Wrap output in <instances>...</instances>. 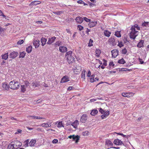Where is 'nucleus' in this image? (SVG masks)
Instances as JSON below:
<instances>
[{
  "mask_svg": "<svg viewBox=\"0 0 149 149\" xmlns=\"http://www.w3.org/2000/svg\"><path fill=\"white\" fill-rule=\"evenodd\" d=\"M130 29L131 31L130 33V37L131 38L135 39L137 36V33L140 29V27L137 24H136L132 26Z\"/></svg>",
  "mask_w": 149,
  "mask_h": 149,
  "instance_id": "nucleus-1",
  "label": "nucleus"
},
{
  "mask_svg": "<svg viewBox=\"0 0 149 149\" xmlns=\"http://www.w3.org/2000/svg\"><path fill=\"white\" fill-rule=\"evenodd\" d=\"M72 51H69L66 52L65 55V57L69 64H71L75 62V60L74 56L72 55Z\"/></svg>",
  "mask_w": 149,
  "mask_h": 149,
  "instance_id": "nucleus-2",
  "label": "nucleus"
},
{
  "mask_svg": "<svg viewBox=\"0 0 149 149\" xmlns=\"http://www.w3.org/2000/svg\"><path fill=\"white\" fill-rule=\"evenodd\" d=\"M20 85V84L17 81H13L10 82L9 86L11 89L16 90L19 88Z\"/></svg>",
  "mask_w": 149,
  "mask_h": 149,
  "instance_id": "nucleus-3",
  "label": "nucleus"
},
{
  "mask_svg": "<svg viewBox=\"0 0 149 149\" xmlns=\"http://www.w3.org/2000/svg\"><path fill=\"white\" fill-rule=\"evenodd\" d=\"M99 111L102 115L101 116V117L102 119L106 118L109 114V111H105L103 109L100 108L99 109Z\"/></svg>",
  "mask_w": 149,
  "mask_h": 149,
  "instance_id": "nucleus-4",
  "label": "nucleus"
},
{
  "mask_svg": "<svg viewBox=\"0 0 149 149\" xmlns=\"http://www.w3.org/2000/svg\"><path fill=\"white\" fill-rule=\"evenodd\" d=\"M121 95L123 97H130L134 96V93L132 92H125L122 93Z\"/></svg>",
  "mask_w": 149,
  "mask_h": 149,
  "instance_id": "nucleus-5",
  "label": "nucleus"
},
{
  "mask_svg": "<svg viewBox=\"0 0 149 149\" xmlns=\"http://www.w3.org/2000/svg\"><path fill=\"white\" fill-rule=\"evenodd\" d=\"M81 70V66L79 65H77L75 68L73 70L75 74H78L80 72Z\"/></svg>",
  "mask_w": 149,
  "mask_h": 149,
  "instance_id": "nucleus-6",
  "label": "nucleus"
},
{
  "mask_svg": "<svg viewBox=\"0 0 149 149\" xmlns=\"http://www.w3.org/2000/svg\"><path fill=\"white\" fill-rule=\"evenodd\" d=\"M112 57L116 58L118 55V51L117 49H114L111 51Z\"/></svg>",
  "mask_w": 149,
  "mask_h": 149,
  "instance_id": "nucleus-7",
  "label": "nucleus"
},
{
  "mask_svg": "<svg viewBox=\"0 0 149 149\" xmlns=\"http://www.w3.org/2000/svg\"><path fill=\"white\" fill-rule=\"evenodd\" d=\"M40 41L39 40L34 39L33 41V45L36 48H38L40 45Z\"/></svg>",
  "mask_w": 149,
  "mask_h": 149,
  "instance_id": "nucleus-8",
  "label": "nucleus"
},
{
  "mask_svg": "<svg viewBox=\"0 0 149 149\" xmlns=\"http://www.w3.org/2000/svg\"><path fill=\"white\" fill-rule=\"evenodd\" d=\"M18 54V53L17 52L13 51L10 54L9 56L10 58H15L17 56Z\"/></svg>",
  "mask_w": 149,
  "mask_h": 149,
  "instance_id": "nucleus-9",
  "label": "nucleus"
},
{
  "mask_svg": "<svg viewBox=\"0 0 149 149\" xmlns=\"http://www.w3.org/2000/svg\"><path fill=\"white\" fill-rule=\"evenodd\" d=\"M27 118H28L29 119L31 120L33 119H43L42 117H38V116H27Z\"/></svg>",
  "mask_w": 149,
  "mask_h": 149,
  "instance_id": "nucleus-10",
  "label": "nucleus"
},
{
  "mask_svg": "<svg viewBox=\"0 0 149 149\" xmlns=\"http://www.w3.org/2000/svg\"><path fill=\"white\" fill-rule=\"evenodd\" d=\"M69 81L68 77L66 75H65L61 79V83H65L68 82Z\"/></svg>",
  "mask_w": 149,
  "mask_h": 149,
  "instance_id": "nucleus-11",
  "label": "nucleus"
},
{
  "mask_svg": "<svg viewBox=\"0 0 149 149\" xmlns=\"http://www.w3.org/2000/svg\"><path fill=\"white\" fill-rule=\"evenodd\" d=\"M14 143L13 144V146L15 148H16L17 149L19 148L22 145V143L19 141H15L14 142Z\"/></svg>",
  "mask_w": 149,
  "mask_h": 149,
  "instance_id": "nucleus-12",
  "label": "nucleus"
},
{
  "mask_svg": "<svg viewBox=\"0 0 149 149\" xmlns=\"http://www.w3.org/2000/svg\"><path fill=\"white\" fill-rule=\"evenodd\" d=\"M109 42L111 44L112 46H114L116 45L115 40L114 38L111 37L109 39Z\"/></svg>",
  "mask_w": 149,
  "mask_h": 149,
  "instance_id": "nucleus-13",
  "label": "nucleus"
},
{
  "mask_svg": "<svg viewBox=\"0 0 149 149\" xmlns=\"http://www.w3.org/2000/svg\"><path fill=\"white\" fill-rule=\"evenodd\" d=\"M59 50L62 53H65L68 50L66 47L63 46L59 47Z\"/></svg>",
  "mask_w": 149,
  "mask_h": 149,
  "instance_id": "nucleus-14",
  "label": "nucleus"
},
{
  "mask_svg": "<svg viewBox=\"0 0 149 149\" xmlns=\"http://www.w3.org/2000/svg\"><path fill=\"white\" fill-rule=\"evenodd\" d=\"M32 84L33 87H38L40 86V82L39 81H35L32 83Z\"/></svg>",
  "mask_w": 149,
  "mask_h": 149,
  "instance_id": "nucleus-15",
  "label": "nucleus"
},
{
  "mask_svg": "<svg viewBox=\"0 0 149 149\" xmlns=\"http://www.w3.org/2000/svg\"><path fill=\"white\" fill-rule=\"evenodd\" d=\"M56 39V37H52L51 38H49L47 42V44L49 45L51 44L52 43L54 42Z\"/></svg>",
  "mask_w": 149,
  "mask_h": 149,
  "instance_id": "nucleus-16",
  "label": "nucleus"
},
{
  "mask_svg": "<svg viewBox=\"0 0 149 149\" xmlns=\"http://www.w3.org/2000/svg\"><path fill=\"white\" fill-rule=\"evenodd\" d=\"M144 41L143 40H141L138 43L137 46L139 48L143 47L144 46Z\"/></svg>",
  "mask_w": 149,
  "mask_h": 149,
  "instance_id": "nucleus-17",
  "label": "nucleus"
},
{
  "mask_svg": "<svg viewBox=\"0 0 149 149\" xmlns=\"http://www.w3.org/2000/svg\"><path fill=\"white\" fill-rule=\"evenodd\" d=\"M113 143L117 145H121L123 144V142L120 140L117 139L114 140Z\"/></svg>",
  "mask_w": 149,
  "mask_h": 149,
  "instance_id": "nucleus-18",
  "label": "nucleus"
},
{
  "mask_svg": "<svg viewBox=\"0 0 149 149\" xmlns=\"http://www.w3.org/2000/svg\"><path fill=\"white\" fill-rule=\"evenodd\" d=\"M97 24L96 21H90L88 24V26L90 28L95 26Z\"/></svg>",
  "mask_w": 149,
  "mask_h": 149,
  "instance_id": "nucleus-19",
  "label": "nucleus"
},
{
  "mask_svg": "<svg viewBox=\"0 0 149 149\" xmlns=\"http://www.w3.org/2000/svg\"><path fill=\"white\" fill-rule=\"evenodd\" d=\"M41 3V2L38 1H32L29 4V6H32L33 5H36L40 4Z\"/></svg>",
  "mask_w": 149,
  "mask_h": 149,
  "instance_id": "nucleus-20",
  "label": "nucleus"
},
{
  "mask_svg": "<svg viewBox=\"0 0 149 149\" xmlns=\"http://www.w3.org/2000/svg\"><path fill=\"white\" fill-rule=\"evenodd\" d=\"M75 20L78 23L80 24L83 22V19L80 16H78L76 18Z\"/></svg>",
  "mask_w": 149,
  "mask_h": 149,
  "instance_id": "nucleus-21",
  "label": "nucleus"
},
{
  "mask_svg": "<svg viewBox=\"0 0 149 149\" xmlns=\"http://www.w3.org/2000/svg\"><path fill=\"white\" fill-rule=\"evenodd\" d=\"M2 87L4 90H8L9 89L8 86L6 82H4L2 84Z\"/></svg>",
  "mask_w": 149,
  "mask_h": 149,
  "instance_id": "nucleus-22",
  "label": "nucleus"
},
{
  "mask_svg": "<svg viewBox=\"0 0 149 149\" xmlns=\"http://www.w3.org/2000/svg\"><path fill=\"white\" fill-rule=\"evenodd\" d=\"M86 71L85 69H83L81 72V79H83V81H85V74Z\"/></svg>",
  "mask_w": 149,
  "mask_h": 149,
  "instance_id": "nucleus-23",
  "label": "nucleus"
},
{
  "mask_svg": "<svg viewBox=\"0 0 149 149\" xmlns=\"http://www.w3.org/2000/svg\"><path fill=\"white\" fill-rule=\"evenodd\" d=\"M47 41V39L45 38L42 37L41 40V42L42 43L41 45L44 46L46 43Z\"/></svg>",
  "mask_w": 149,
  "mask_h": 149,
  "instance_id": "nucleus-24",
  "label": "nucleus"
},
{
  "mask_svg": "<svg viewBox=\"0 0 149 149\" xmlns=\"http://www.w3.org/2000/svg\"><path fill=\"white\" fill-rule=\"evenodd\" d=\"M87 117H88L86 114H83L81 118L80 121H85L86 120H87Z\"/></svg>",
  "mask_w": 149,
  "mask_h": 149,
  "instance_id": "nucleus-25",
  "label": "nucleus"
},
{
  "mask_svg": "<svg viewBox=\"0 0 149 149\" xmlns=\"http://www.w3.org/2000/svg\"><path fill=\"white\" fill-rule=\"evenodd\" d=\"M80 138V137L78 135L75 136V135H74V136L73 138V141H75L76 143H77L78 142L79 140V139Z\"/></svg>",
  "mask_w": 149,
  "mask_h": 149,
  "instance_id": "nucleus-26",
  "label": "nucleus"
},
{
  "mask_svg": "<svg viewBox=\"0 0 149 149\" xmlns=\"http://www.w3.org/2000/svg\"><path fill=\"white\" fill-rule=\"evenodd\" d=\"M104 33L105 36L109 37L110 36L111 33L108 30H105L104 31Z\"/></svg>",
  "mask_w": 149,
  "mask_h": 149,
  "instance_id": "nucleus-27",
  "label": "nucleus"
},
{
  "mask_svg": "<svg viewBox=\"0 0 149 149\" xmlns=\"http://www.w3.org/2000/svg\"><path fill=\"white\" fill-rule=\"evenodd\" d=\"M14 147L13 144L10 143L8 145L7 149H17V148Z\"/></svg>",
  "mask_w": 149,
  "mask_h": 149,
  "instance_id": "nucleus-28",
  "label": "nucleus"
},
{
  "mask_svg": "<svg viewBox=\"0 0 149 149\" xmlns=\"http://www.w3.org/2000/svg\"><path fill=\"white\" fill-rule=\"evenodd\" d=\"M41 125L42 127H50L51 125V123H49V122L48 123H44L42 124H41Z\"/></svg>",
  "mask_w": 149,
  "mask_h": 149,
  "instance_id": "nucleus-29",
  "label": "nucleus"
},
{
  "mask_svg": "<svg viewBox=\"0 0 149 149\" xmlns=\"http://www.w3.org/2000/svg\"><path fill=\"white\" fill-rule=\"evenodd\" d=\"M36 142V141L35 140L32 139L31 140L29 144L31 146H33Z\"/></svg>",
  "mask_w": 149,
  "mask_h": 149,
  "instance_id": "nucleus-30",
  "label": "nucleus"
},
{
  "mask_svg": "<svg viewBox=\"0 0 149 149\" xmlns=\"http://www.w3.org/2000/svg\"><path fill=\"white\" fill-rule=\"evenodd\" d=\"M8 53H7L3 55H2L1 56L3 59L6 60L8 58Z\"/></svg>",
  "mask_w": 149,
  "mask_h": 149,
  "instance_id": "nucleus-31",
  "label": "nucleus"
},
{
  "mask_svg": "<svg viewBox=\"0 0 149 149\" xmlns=\"http://www.w3.org/2000/svg\"><path fill=\"white\" fill-rule=\"evenodd\" d=\"M97 113H98L97 110L96 109H95L91 111L90 114L92 116H95L96 114H97Z\"/></svg>",
  "mask_w": 149,
  "mask_h": 149,
  "instance_id": "nucleus-32",
  "label": "nucleus"
},
{
  "mask_svg": "<svg viewBox=\"0 0 149 149\" xmlns=\"http://www.w3.org/2000/svg\"><path fill=\"white\" fill-rule=\"evenodd\" d=\"M32 50V47L31 45L29 46L26 49V51L28 53H30Z\"/></svg>",
  "mask_w": 149,
  "mask_h": 149,
  "instance_id": "nucleus-33",
  "label": "nucleus"
},
{
  "mask_svg": "<svg viewBox=\"0 0 149 149\" xmlns=\"http://www.w3.org/2000/svg\"><path fill=\"white\" fill-rule=\"evenodd\" d=\"M101 53V51L98 49H96L95 50V55L97 57H99Z\"/></svg>",
  "mask_w": 149,
  "mask_h": 149,
  "instance_id": "nucleus-34",
  "label": "nucleus"
},
{
  "mask_svg": "<svg viewBox=\"0 0 149 149\" xmlns=\"http://www.w3.org/2000/svg\"><path fill=\"white\" fill-rule=\"evenodd\" d=\"M78 125V122H74L71 124V125L72 126L75 128H77V126Z\"/></svg>",
  "mask_w": 149,
  "mask_h": 149,
  "instance_id": "nucleus-35",
  "label": "nucleus"
},
{
  "mask_svg": "<svg viewBox=\"0 0 149 149\" xmlns=\"http://www.w3.org/2000/svg\"><path fill=\"white\" fill-rule=\"evenodd\" d=\"M115 35L117 37H121V35L120 34V31H117L115 32Z\"/></svg>",
  "mask_w": 149,
  "mask_h": 149,
  "instance_id": "nucleus-36",
  "label": "nucleus"
},
{
  "mask_svg": "<svg viewBox=\"0 0 149 149\" xmlns=\"http://www.w3.org/2000/svg\"><path fill=\"white\" fill-rule=\"evenodd\" d=\"M21 91L23 93H24L26 90L24 85H21Z\"/></svg>",
  "mask_w": 149,
  "mask_h": 149,
  "instance_id": "nucleus-37",
  "label": "nucleus"
},
{
  "mask_svg": "<svg viewBox=\"0 0 149 149\" xmlns=\"http://www.w3.org/2000/svg\"><path fill=\"white\" fill-rule=\"evenodd\" d=\"M95 75L93 74L90 76V81L93 83L95 81Z\"/></svg>",
  "mask_w": 149,
  "mask_h": 149,
  "instance_id": "nucleus-38",
  "label": "nucleus"
},
{
  "mask_svg": "<svg viewBox=\"0 0 149 149\" xmlns=\"http://www.w3.org/2000/svg\"><path fill=\"white\" fill-rule=\"evenodd\" d=\"M26 53L24 52H21L19 56V58H23L25 56Z\"/></svg>",
  "mask_w": 149,
  "mask_h": 149,
  "instance_id": "nucleus-39",
  "label": "nucleus"
},
{
  "mask_svg": "<svg viewBox=\"0 0 149 149\" xmlns=\"http://www.w3.org/2000/svg\"><path fill=\"white\" fill-rule=\"evenodd\" d=\"M125 63V61L123 58H122L121 59L119 60L118 61V63L120 64H124Z\"/></svg>",
  "mask_w": 149,
  "mask_h": 149,
  "instance_id": "nucleus-40",
  "label": "nucleus"
},
{
  "mask_svg": "<svg viewBox=\"0 0 149 149\" xmlns=\"http://www.w3.org/2000/svg\"><path fill=\"white\" fill-rule=\"evenodd\" d=\"M24 83L26 87H28L30 86V83L27 80H26L24 81Z\"/></svg>",
  "mask_w": 149,
  "mask_h": 149,
  "instance_id": "nucleus-41",
  "label": "nucleus"
},
{
  "mask_svg": "<svg viewBox=\"0 0 149 149\" xmlns=\"http://www.w3.org/2000/svg\"><path fill=\"white\" fill-rule=\"evenodd\" d=\"M93 41L91 39H90L89 43L88 44V46L91 47L93 45Z\"/></svg>",
  "mask_w": 149,
  "mask_h": 149,
  "instance_id": "nucleus-42",
  "label": "nucleus"
},
{
  "mask_svg": "<svg viewBox=\"0 0 149 149\" xmlns=\"http://www.w3.org/2000/svg\"><path fill=\"white\" fill-rule=\"evenodd\" d=\"M118 46H119L120 47H122L124 46V44L123 43V42L120 41L119 42V41H118Z\"/></svg>",
  "mask_w": 149,
  "mask_h": 149,
  "instance_id": "nucleus-43",
  "label": "nucleus"
},
{
  "mask_svg": "<svg viewBox=\"0 0 149 149\" xmlns=\"http://www.w3.org/2000/svg\"><path fill=\"white\" fill-rule=\"evenodd\" d=\"M62 122H59L58 124V127H64L63 124L62 123Z\"/></svg>",
  "mask_w": 149,
  "mask_h": 149,
  "instance_id": "nucleus-44",
  "label": "nucleus"
},
{
  "mask_svg": "<svg viewBox=\"0 0 149 149\" xmlns=\"http://www.w3.org/2000/svg\"><path fill=\"white\" fill-rule=\"evenodd\" d=\"M127 53V50L125 48L122 50L121 53L123 54H125Z\"/></svg>",
  "mask_w": 149,
  "mask_h": 149,
  "instance_id": "nucleus-45",
  "label": "nucleus"
},
{
  "mask_svg": "<svg viewBox=\"0 0 149 149\" xmlns=\"http://www.w3.org/2000/svg\"><path fill=\"white\" fill-rule=\"evenodd\" d=\"M89 132L88 131H85L82 133V135L84 136H87L88 135Z\"/></svg>",
  "mask_w": 149,
  "mask_h": 149,
  "instance_id": "nucleus-46",
  "label": "nucleus"
},
{
  "mask_svg": "<svg viewBox=\"0 0 149 149\" xmlns=\"http://www.w3.org/2000/svg\"><path fill=\"white\" fill-rule=\"evenodd\" d=\"M77 28L79 30L81 31L83 29L84 27L81 25H79L77 26Z\"/></svg>",
  "mask_w": 149,
  "mask_h": 149,
  "instance_id": "nucleus-47",
  "label": "nucleus"
},
{
  "mask_svg": "<svg viewBox=\"0 0 149 149\" xmlns=\"http://www.w3.org/2000/svg\"><path fill=\"white\" fill-rule=\"evenodd\" d=\"M24 40H19L17 42V45H21L23 44L24 42Z\"/></svg>",
  "mask_w": 149,
  "mask_h": 149,
  "instance_id": "nucleus-48",
  "label": "nucleus"
},
{
  "mask_svg": "<svg viewBox=\"0 0 149 149\" xmlns=\"http://www.w3.org/2000/svg\"><path fill=\"white\" fill-rule=\"evenodd\" d=\"M106 143L107 144H109L111 146H113V143L111 142V141L109 140L106 141Z\"/></svg>",
  "mask_w": 149,
  "mask_h": 149,
  "instance_id": "nucleus-49",
  "label": "nucleus"
},
{
  "mask_svg": "<svg viewBox=\"0 0 149 149\" xmlns=\"http://www.w3.org/2000/svg\"><path fill=\"white\" fill-rule=\"evenodd\" d=\"M149 22H145L144 23H143L142 25L143 26H146L149 24Z\"/></svg>",
  "mask_w": 149,
  "mask_h": 149,
  "instance_id": "nucleus-50",
  "label": "nucleus"
},
{
  "mask_svg": "<svg viewBox=\"0 0 149 149\" xmlns=\"http://www.w3.org/2000/svg\"><path fill=\"white\" fill-rule=\"evenodd\" d=\"M83 20H84L86 22H90L91 20L90 19H88L86 18V17H84L83 18Z\"/></svg>",
  "mask_w": 149,
  "mask_h": 149,
  "instance_id": "nucleus-51",
  "label": "nucleus"
},
{
  "mask_svg": "<svg viewBox=\"0 0 149 149\" xmlns=\"http://www.w3.org/2000/svg\"><path fill=\"white\" fill-rule=\"evenodd\" d=\"M60 41L56 42L55 43V45L56 47L60 45Z\"/></svg>",
  "mask_w": 149,
  "mask_h": 149,
  "instance_id": "nucleus-52",
  "label": "nucleus"
},
{
  "mask_svg": "<svg viewBox=\"0 0 149 149\" xmlns=\"http://www.w3.org/2000/svg\"><path fill=\"white\" fill-rule=\"evenodd\" d=\"M0 16H3L4 17H5L6 16L3 14L2 11L0 10Z\"/></svg>",
  "mask_w": 149,
  "mask_h": 149,
  "instance_id": "nucleus-53",
  "label": "nucleus"
},
{
  "mask_svg": "<svg viewBox=\"0 0 149 149\" xmlns=\"http://www.w3.org/2000/svg\"><path fill=\"white\" fill-rule=\"evenodd\" d=\"M6 30V29L4 28H3L1 26H0V34L2 32Z\"/></svg>",
  "mask_w": 149,
  "mask_h": 149,
  "instance_id": "nucleus-54",
  "label": "nucleus"
},
{
  "mask_svg": "<svg viewBox=\"0 0 149 149\" xmlns=\"http://www.w3.org/2000/svg\"><path fill=\"white\" fill-rule=\"evenodd\" d=\"M117 134H118L119 135H120L122 136H123L124 137H125V138H127V136L126 135H125L123 134L122 133H117Z\"/></svg>",
  "mask_w": 149,
  "mask_h": 149,
  "instance_id": "nucleus-55",
  "label": "nucleus"
},
{
  "mask_svg": "<svg viewBox=\"0 0 149 149\" xmlns=\"http://www.w3.org/2000/svg\"><path fill=\"white\" fill-rule=\"evenodd\" d=\"M58 142V140L57 139H54L52 141L53 143H57Z\"/></svg>",
  "mask_w": 149,
  "mask_h": 149,
  "instance_id": "nucleus-56",
  "label": "nucleus"
},
{
  "mask_svg": "<svg viewBox=\"0 0 149 149\" xmlns=\"http://www.w3.org/2000/svg\"><path fill=\"white\" fill-rule=\"evenodd\" d=\"M29 142V140H27L25 141V145L26 146H28V143Z\"/></svg>",
  "mask_w": 149,
  "mask_h": 149,
  "instance_id": "nucleus-57",
  "label": "nucleus"
},
{
  "mask_svg": "<svg viewBox=\"0 0 149 149\" xmlns=\"http://www.w3.org/2000/svg\"><path fill=\"white\" fill-rule=\"evenodd\" d=\"M74 87H73L72 86H69L67 90L68 91H70L71 90H72L73 89H74Z\"/></svg>",
  "mask_w": 149,
  "mask_h": 149,
  "instance_id": "nucleus-58",
  "label": "nucleus"
},
{
  "mask_svg": "<svg viewBox=\"0 0 149 149\" xmlns=\"http://www.w3.org/2000/svg\"><path fill=\"white\" fill-rule=\"evenodd\" d=\"M22 131V130L20 129H18L17 130V132H16L15 133V134H18L19 133H21V132Z\"/></svg>",
  "mask_w": 149,
  "mask_h": 149,
  "instance_id": "nucleus-59",
  "label": "nucleus"
},
{
  "mask_svg": "<svg viewBox=\"0 0 149 149\" xmlns=\"http://www.w3.org/2000/svg\"><path fill=\"white\" fill-rule=\"evenodd\" d=\"M139 60L141 64H142L144 63V62L143 61V60L142 59H141V58H139Z\"/></svg>",
  "mask_w": 149,
  "mask_h": 149,
  "instance_id": "nucleus-60",
  "label": "nucleus"
},
{
  "mask_svg": "<svg viewBox=\"0 0 149 149\" xmlns=\"http://www.w3.org/2000/svg\"><path fill=\"white\" fill-rule=\"evenodd\" d=\"M84 1L82 0H79L77 1V3L79 4H82L83 3Z\"/></svg>",
  "mask_w": 149,
  "mask_h": 149,
  "instance_id": "nucleus-61",
  "label": "nucleus"
},
{
  "mask_svg": "<svg viewBox=\"0 0 149 149\" xmlns=\"http://www.w3.org/2000/svg\"><path fill=\"white\" fill-rule=\"evenodd\" d=\"M109 65L110 66H112L113 67L114 66V64H113V62H110L109 63Z\"/></svg>",
  "mask_w": 149,
  "mask_h": 149,
  "instance_id": "nucleus-62",
  "label": "nucleus"
},
{
  "mask_svg": "<svg viewBox=\"0 0 149 149\" xmlns=\"http://www.w3.org/2000/svg\"><path fill=\"white\" fill-rule=\"evenodd\" d=\"M91 73L90 70H89L88 71V73H87V77H89L91 76Z\"/></svg>",
  "mask_w": 149,
  "mask_h": 149,
  "instance_id": "nucleus-63",
  "label": "nucleus"
},
{
  "mask_svg": "<svg viewBox=\"0 0 149 149\" xmlns=\"http://www.w3.org/2000/svg\"><path fill=\"white\" fill-rule=\"evenodd\" d=\"M103 61L104 62L103 63V65H104L106 66H107V61L105 59H103Z\"/></svg>",
  "mask_w": 149,
  "mask_h": 149,
  "instance_id": "nucleus-64",
  "label": "nucleus"
}]
</instances>
